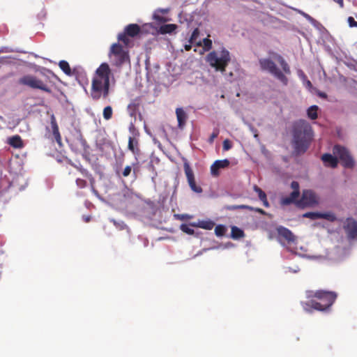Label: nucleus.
Listing matches in <instances>:
<instances>
[{
    "label": "nucleus",
    "instance_id": "obj_9",
    "mask_svg": "<svg viewBox=\"0 0 357 357\" xmlns=\"http://www.w3.org/2000/svg\"><path fill=\"white\" fill-rule=\"evenodd\" d=\"M319 204V196L311 190H304L301 198L298 201L300 207H315Z\"/></svg>",
    "mask_w": 357,
    "mask_h": 357
},
{
    "label": "nucleus",
    "instance_id": "obj_15",
    "mask_svg": "<svg viewBox=\"0 0 357 357\" xmlns=\"http://www.w3.org/2000/svg\"><path fill=\"white\" fill-rule=\"evenodd\" d=\"M229 161L227 159L218 160L215 161L211 166V173L213 176L219 174V169H224L229 165Z\"/></svg>",
    "mask_w": 357,
    "mask_h": 357
},
{
    "label": "nucleus",
    "instance_id": "obj_30",
    "mask_svg": "<svg viewBox=\"0 0 357 357\" xmlns=\"http://www.w3.org/2000/svg\"><path fill=\"white\" fill-rule=\"evenodd\" d=\"M60 68L66 74L70 75L71 70L68 63L66 61H61L59 63Z\"/></svg>",
    "mask_w": 357,
    "mask_h": 357
},
{
    "label": "nucleus",
    "instance_id": "obj_17",
    "mask_svg": "<svg viewBox=\"0 0 357 357\" xmlns=\"http://www.w3.org/2000/svg\"><path fill=\"white\" fill-rule=\"evenodd\" d=\"M299 195L300 192H292L289 196L282 197L280 199V204L283 206H287L295 203L297 205V202L299 200Z\"/></svg>",
    "mask_w": 357,
    "mask_h": 357
},
{
    "label": "nucleus",
    "instance_id": "obj_12",
    "mask_svg": "<svg viewBox=\"0 0 357 357\" xmlns=\"http://www.w3.org/2000/svg\"><path fill=\"white\" fill-rule=\"evenodd\" d=\"M303 217L311 220L324 219L331 222L336 220L335 215L332 212H307L303 215Z\"/></svg>",
    "mask_w": 357,
    "mask_h": 357
},
{
    "label": "nucleus",
    "instance_id": "obj_45",
    "mask_svg": "<svg viewBox=\"0 0 357 357\" xmlns=\"http://www.w3.org/2000/svg\"><path fill=\"white\" fill-rule=\"evenodd\" d=\"M232 208H247L252 211V209H254V207L248 205H238L233 206Z\"/></svg>",
    "mask_w": 357,
    "mask_h": 357
},
{
    "label": "nucleus",
    "instance_id": "obj_7",
    "mask_svg": "<svg viewBox=\"0 0 357 357\" xmlns=\"http://www.w3.org/2000/svg\"><path fill=\"white\" fill-rule=\"evenodd\" d=\"M109 58L112 64L119 66L128 60V55L121 45L114 43L110 48Z\"/></svg>",
    "mask_w": 357,
    "mask_h": 357
},
{
    "label": "nucleus",
    "instance_id": "obj_3",
    "mask_svg": "<svg viewBox=\"0 0 357 357\" xmlns=\"http://www.w3.org/2000/svg\"><path fill=\"white\" fill-rule=\"evenodd\" d=\"M306 296L308 298L315 297L320 301L317 302L314 300H310L308 302L302 303L304 310L308 312H311L312 310H317L319 311L326 310L328 307L333 305L337 297V295L333 291L318 290L317 291H307Z\"/></svg>",
    "mask_w": 357,
    "mask_h": 357
},
{
    "label": "nucleus",
    "instance_id": "obj_8",
    "mask_svg": "<svg viewBox=\"0 0 357 357\" xmlns=\"http://www.w3.org/2000/svg\"><path fill=\"white\" fill-rule=\"evenodd\" d=\"M333 153L340 160L344 167L351 169L354 167L355 161L347 148L340 145H335L333 147Z\"/></svg>",
    "mask_w": 357,
    "mask_h": 357
},
{
    "label": "nucleus",
    "instance_id": "obj_54",
    "mask_svg": "<svg viewBox=\"0 0 357 357\" xmlns=\"http://www.w3.org/2000/svg\"><path fill=\"white\" fill-rule=\"evenodd\" d=\"M307 257L310 258V259L315 258V257H314V256H307Z\"/></svg>",
    "mask_w": 357,
    "mask_h": 357
},
{
    "label": "nucleus",
    "instance_id": "obj_40",
    "mask_svg": "<svg viewBox=\"0 0 357 357\" xmlns=\"http://www.w3.org/2000/svg\"><path fill=\"white\" fill-rule=\"evenodd\" d=\"M285 273L287 272H292V273H298L300 271V268L298 266H295L294 268H290V267H285Z\"/></svg>",
    "mask_w": 357,
    "mask_h": 357
},
{
    "label": "nucleus",
    "instance_id": "obj_11",
    "mask_svg": "<svg viewBox=\"0 0 357 357\" xmlns=\"http://www.w3.org/2000/svg\"><path fill=\"white\" fill-rule=\"evenodd\" d=\"M139 31V27L138 25L135 24H129L126 27L125 33H121L118 35V39L122 41L126 45H128L130 40L126 35L133 37L136 36Z\"/></svg>",
    "mask_w": 357,
    "mask_h": 357
},
{
    "label": "nucleus",
    "instance_id": "obj_55",
    "mask_svg": "<svg viewBox=\"0 0 357 357\" xmlns=\"http://www.w3.org/2000/svg\"><path fill=\"white\" fill-rule=\"evenodd\" d=\"M299 249H300L301 250H303V247H302V246H301V247H300V248H299Z\"/></svg>",
    "mask_w": 357,
    "mask_h": 357
},
{
    "label": "nucleus",
    "instance_id": "obj_43",
    "mask_svg": "<svg viewBox=\"0 0 357 357\" xmlns=\"http://www.w3.org/2000/svg\"><path fill=\"white\" fill-rule=\"evenodd\" d=\"M303 84L308 90L311 91V89H312V84L309 79H306L304 82H303Z\"/></svg>",
    "mask_w": 357,
    "mask_h": 357
},
{
    "label": "nucleus",
    "instance_id": "obj_4",
    "mask_svg": "<svg viewBox=\"0 0 357 357\" xmlns=\"http://www.w3.org/2000/svg\"><path fill=\"white\" fill-rule=\"evenodd\" d=\"M312 136V127L305 120L296 121L293 126V144L298 153L305 152Z\"/></svg>",
    "mask_w": 357,
    "mask_h": 357
},
{
    "label": "nucleus",
    "instance_id": "obj_44",
    "mask_svg": "<svg viewBox=\"0 0 357 357\" xmlns=\"http://www.w3.org/2000/svg\"><path fill=\"white\" fill-rule=\"evenodd\" d=\"M298 75L299 78L301 79V80L302 81V82H304L306 79H307L306 75L304 74V73L302 70L298 71Z\"/></svg>",
    "mask_w": 357,
    "mask_h": 357
},
{
    "label": "nucleus",
    "instance_id": "obj_26",
    "mask_svg": "<svg viewBox=\"0 0 357 357\" xmlns=\"http://www.w3.org/2000/svg\"><path fill=\"white\" fill-rule=\"evenodd\" d=\"M318 109L319 108L317 105L310 107L307 110V116L312 120L316 119L317 118Z\"/></svg>",
    "mask_w": 357,
    "mask_h": 357
},
{
    "label": "nucleus",
    "instance_id": "obj_18",
    "mask_svg": "<svg viewBox=\"0 0 357 357\" xmlns=\"http://www.w3.org/2000/svg\"><path fill=\"white\" fill-rule=\"evenodd\" d=\"M321 160H323L326 166L331 167L333 168L336 167L338 163L337 157L333 156L330 153L324 154L321 156Z\"/></svg>",
    "mask_w": 357,
    "mask_h": 357
},
{
    "label": "nucleus",
    "instance_id": "obj_20",
    "mask_svg": "<svg viewBox=\"0 0 357 357\" xmlns=\"http://www.w3.org/2000/svg\"><path fill=\"white\" fill-rule=\"evenodd\" d=\"M128 149L135 155V160L137 161V156L139 154V149L138 148V142L137 139L130 137L128 139Z\"/></svg>",
    "mask_w": 357,
    "mask_h": 357
},
{
    "label": "nucleus",
    "instance_id": "obj_10",
    "mask_svg": "<svg viewBox=\"0 0 357 357\" xmlns=\"http://www.w3.org/2000/svg\"><path fill=\"white\" fill-rule=\"evenodd\" d=\"M19 83L32 89H38L47 92L50 91L49 88L43 83V81L31 75H24L21 77L19 79Z\"/></svg>",
    "mask_w": 357,
    "mask_h": 357
},
{
    "label": "nucleus",
    "instance_id": "obj_31",
    "mask_svg": "<svg viewBox=\"0 0 357 357\" xmlns=\"http://www.w3.org/2000/svg\"><path fill=\"white\" fill-rule=\"evenodd\" d=\"M137 165H138V161H137L135 163H133L132 166H130V165L126 166L123 171V173H122L123 176L126 177L128 175H130V174L132 171V167H133V173L135 174V170H136L135 166H137Z\"/></svg>",
    "mask_w": 357,
    "mask_h": 357
},
{
    "label": "nucleus",
    "instance_id": "obj_51",
    "mask_svg": "<svg viewBox=\"0 0 357 357\" xmlns=\"http://www.w3.org/2000/svg\"><path fill=\"white\" fill-rule=\"evenodd\" d=\"M129 130L130 132H132V134L134 135V131H135V126H133L132 123H131V125L130 126V128H129Z\"/></svg>",
    "mask_w": 357,
    "mask_h": 357
},
{
    "label": "nucleus",
    "instance_id": "obj_47",
    "mask_svg": "<svg viewBox=\"0 0 357 357\" xmlns=\"http://www.w3.org/2000/svg\"><path fill=\"white\" fill-rule=\"evenodd\" d=\"M192 45H193L192 43H190L189 42H188V43L185 44V45H184L185 50L186 51L190 50Z\"/></svg>",
    "mask_w": 357,
    "mask_h": 357
},
{
    "label": "nucleus",
    "instance_id": "obj_48",
    "mask_svg": "<svg viewBox=\"0 0 357 357\" xmlns=\"http://www.w3.org/2000/svg\"><path fill=\"white\" fill-rule=\"evenodd\" d=\"M252 211L258 212L261 214H266L265 211L259 208H254V209H252Z\"/></svg>",
    "mask_w": 357,
    "mask_h": 357
},
{
    "label": "nucleus",
    "instance_id": "obj_24",
    "mask_svg": "<svg viewBox=\"0 0 357 357\" xmlns=\"http://www.w3.org/2000/svg\"><path fill=\"white\" fill-rule=\"evenodd\" d=\"M177 26L174 24H168L161 25L160 27V31L161 33H171L175 31Z\"/></svg>",
    "mask_w": 357,
    "mask_h": 357
},
{
    "label": "nucleus",
    "instance_id": "obj_2",
    "mask_svg": "<svg viewBox=\"0 0 357 357\" xmlns=\"http://www.w3.org/2000/svg\"><path fill=\"white\" fill-rule=\"evenodd\" d=\"M273 59L264 58L259 59V65L262 70L266 71L272 75L283 85L287 86L289 79L286 75L291 74L289 64L280 54H274Z\"/></svg>",
    "mask_w": 357,
    "mask_h": 357
},
{
    "label": "nucleus",
    "instance_id": "obj_22",
    "mask_svg": "<svg viewBox=\"0 0 357 357\" xmlns=\"http://www.w3.org/2000/svg\"><path fill=\"white\" fill-rule=\"evenodd\" d=\"M199 36V29H195L193 31V32L189 39V43L196 45L197 46H202V40L198 39Z\"/></svg>",
    "mask_w": 357,
    "mask_h": 357
},
{
    "label": "nucleus",
    "instance_id": "obj_49",
    "mask_svg": "<svg viewBox=\"0 0 357 357\" xmlns=\"http://www.w3.org/2000/svg\"><path fill=\"white\" fill-rule=\"evenodd\" d=\"M317 95H318L320 98H327V95H326L324 92L319 91V92L317 93Z\"/></svg>",
    "mask_w": 357,
    "mask_h": 357
},
{
    "label": "nucleus",
    "instance_id": "obj_6",
    "mask_svg": "<svg viewBox=\"0 0 357 357\" xmlns=\"http://www.w3.org/2000/svg\"><path fill=\"white\" fill-rule=\"evenodd\" d=\"M277 231L279 235V241L282 246L285 247L289 251L295 253L296 255L303 256V255L298 251V248L297 247H294L296 236L289 229L280 226L277 228Z\"/></svg>",
    "mask_w": 357,
    "mask_h": 357
},
{
    "label": "nucleus",
    "instance_id": "obj_14",
    "mask_svg": "<svg viewBox=\"0 0 357 357\" xmlns=\"http://www.w3.org/2000/svg\"><path fill=\"white\" fill-rule=\"evenodd\" d=\"M184 171L191 190L197 193L202 192V189L196 185L193 172L188 163L184 164Z\"/></svg>",
    "mask_w": 357,
    "mask_h": 357
},
{
    "label": "nucleus",
    "instance_id": "obj_32",
    "mask_svg": "<svg viewBox=\"0 0 357 357\" xmlns=\"http://www.w3.org/2000/svg\"><path fill=\"white\" fill-rule=\"evenodd\" d=\"M226 231H227L226 227L222 225H217L215 228V234L218 237H221V236H224Z\"/></svg>",
    "mask_w": 357,
    "mask_h": 357
},
{
    "label": "nucleus",
    "instance_id": "obj_33",
    "mask_svg": "<svg viewBox=\"0 0 357 357\" xmlns=\"http://www.w3.org/2000/svg\"><path fill=\"white\" fill-rule=\"evenodd\" d=\"M112 114H113V110H112V107L107 106L104 108L102 115H103V118L105 120H107V121L109 120L112 116Z\"/></svg>",
    "mask_w": 357,
    "mask_h": 357
},
{
    "label": "nucleus",
    "instance_id": "obj_1",
    "mask_svg": "<svg viewBox=\"0 0 357 357\" xmlns=\"http://www.w3.org/2000/svg\"><path fill=\"white\" fill-rule=\"evenodd\" d=\"M111 70L106 63H102L96 70L91 81L90 91L93 100L107 98L109 93V76Z\"/></svg>",
    "mask_w": 357,
    "mask_h": 357
},
{
    "label": "nucleus",
    "instance_id": "obj_5",
    "mask_svg": "<svg viewBox=\"0 0 357 357\" xmlns=\"http://www.w3.org/2000/svg\"><path fill=\"white\" fill-rule=\"evenodd\" d=\"M230 61V55L228 50L222 48L210 52L206 56V61L216 71L225 72L226 66Z\"/></svg>",
    "mask_w": 357,
    "mask_h": 357
},
{
    "label": "nucleus",
    "instance_id": "obj_21",
    "mask_svg": "<svg viewBox=\"0 0 357 357\" xmlns=\"http://www.w3.org/2000/svg\"><path fill=\"white\" fill-rule=\"evenodd\" d=\"M214 225V222L211 220H199L198 222L193 223L192 225L210 230L213 229Z\"/></svg>",
    "mask_w": 357,
    "mask_h": 357
},
{
    "label": "nucleus",
    "instance_id": "obj_36",
    "mask_svg": "<svg viewBox=\"0 0 357 357\" xmlns=\"http://www.w3.org/2000/svg\"><path fill=\"white\" fill-rule=\"evenodd\" d=\"M112 222H114V225L119 229H123L126 227L124 222L123 221H116L114 220H111Z\"/></svg>",
    "mask_w": 357,
    "mask_h": 357
},
{
    "label": "nucleus",
    "instance_id": "obj_38",
    "mask_svg": "<svg viewBox=\"0 0 357 357\" xmlns=\"http://www.w3.org/2000/svg\"><path fill=\"white\" fill-rule=\"evenodd\" d=\"M231 148V142L229 139H225L223 142V149L225 151H228Z\"/></svg>",
    "mask_w": 357,
    "mask_h": 357
},
{
    "label": "nucleus",
    "instance_id": "obj_13",
    "mask_svg": "<svg viewBox=\"0 0 357 357\" xmlns=\"http://www.w3.org/2000/svg\"><path fill=\"white\" fill-rule=\"evenodd\" d=\"M343 227L349 238L357 236V222L354 219L347 218L344 222Z\"/></svg>",
    "mask_w": 357,
    "mask_h": 357
},
{
    "label": "nucleus",
    "instance_id": "obj_29",
    "mask_svg": "<svg viewBox=\"0 0 357 357\" xmlns=\"http://www.w3.org/2000/svg\"><path fill=\"white\" fill-rule=\"evenodd\" d=\"M192 225H193V223L190 224V225L182 224L181 225V229L184 233H186V234H188L189 235H192L195 233V231L192 229V227H195V226Z\"/></svg>",
    "mask_w": 357,
    "mask_h": 357
},
{
    "label": "nucleus",
    "instance_id": "obj_34",
    "mask_svg": "<svg viewBox=\"0 0 357 357\" xmlns=\"http://www.w3.org/2000/svg\"><path fill=\"white\" fill-rule=\"evenodd\" d=\"M204 47V51H208L212 47V41L208 38H204L202 40V46Z\"/></svg>",
    "mask_w": 357,
    "mask_h": 357
},
{
    "label": "nucleus",
    "instance_id": "obj_46",
    "mask_svg": "<svg viewBox=\"0 0 357 357\" xmlns=\"http://www.w3.org/2000/svg\"><path fill=\"white\" fill-rule=\"evenodd\" d=\"M260 200L263 202V204L265 207L269 206V204H268V202L267 201L266 196H265L264 199L261 198Z\"/></svg>",
    "mask_w": 357,
    "mask_h": 357
},
{
    "label": "nucleus",
    "instance_id": "obj_42",
    "mask_svg": "<svg viewBox=\"0 0 357 357\" xmlns=\"http://www.w3.org/2000/svg\"><path fill=\"white\" fill-rule=\"evenodd\" d=\"M76 183H77V185L80 188H82L85 187V185H86V181L84 180H82L80 178H77L76 180Z\"/></svg>",
    "mask_w": 357,
    "mask_h": 357
},
{
    "label": "nucleus",
    "instance_id": "obj_35",
    "mask_svg": "<svg viewBox=\"0 0 357 357\" xmlns=\"http://www.w3.org/2000/svg\"><path fill=\"white\" fill-rule=\"evenodd\" d=\"M253 189L258 194L259 199L261 198L264 199L265 196H266V193L264 191H262L261 189H260L257 185H254Z\"/></svg>",
    "mask_w": 357,
    "mask_h": 357
},
{
    "label": "nucleus",
    "instance_id": "obj_16",
    "mask_svg": "<svg viewBox=\"0 0 357 357\" xmlns=\"http://www.w3.org/2000/svg\"><path fill=\"white\" fill-rule=\"evenodd\" d=\"M176 115L178 121V127L179 129L183 130L188 120V114L183 108L178 107L176 109Z\"/></svg>",
    "mask_w": 357,
    "mask_h": 357
},
{
    "label": "nucleus",
    "instance_id": "obj_52",
    "mask_svg": "<svg viewBox=\"0 0 357 357\" xmlns=\"http://www.w3.org/2000/svg\"><path fill=\"white\" fill-rule=\"evenodd\" d=\"M84 219L86 222H89L90 220V217L89 216H87V217H84Z\"/></svg>",
    "mask_w": 357,
    "mask_h": 357
},
{
    "label": "nucleus",
    "instance_id": "obj_25",
    "mask_svg": "<svg viewBox=\"0 0 357 357\" xmlns=\"http://www.w3.org/2000/svg\"><path fill=\"white\" fill-rule=\"evenodd\" d=\"M243 236H244V233H243V230H241V229H239L235 226L231 227V236L232 238L239 239V238L243 237Z\"/></svg>",
    "mask_w": 357,
    "mask_h": 357
},
{
    "label": "nucleus",
    "instance_id": "obj_53",
    "mask_svg": "<svg viewBox=\"0 0 357 357\" xmlns=\"http://www.w3.org/2000/svg\"><path fill=\"white\" fill-rule=\"evenodd\" d=\"M93 193H94L96 195H98V192H97V191H96V190H94L93 188Z\"/></svg>",
    "mask_w": 357,
    "mask_h": 357
},
{
    "label": "nucleus",
    "instance_id": "obj_41",
    "mask_svg": "<svg viewBox=\"0 0 357 357\" xmlns=\"http://www.w3.org/2000/svg\"><path fill=\"white\" fill-rule=\"evenodd\" d=\"M348 23L351 27H357V22L352 17L348 18Z\"/></svg>",
    "mask_w": 357,
    "mask_h": 357
},
{
    "label": "nucleus",
    "instance_id": "obj_28",
    "mask_svg": "<svg viewBox=\"0 0 357 357\" xmlns=\"http://www.w3.org/2000/svg\"><path fill=\"white\" fill-rule=\"evenodd\" d=\"M168 10V9H161L155 11L153 15L154 19L161 22H167L168 20L166 17L160 16V13H166Z\"/></svg>",
    "mask_w": 357,
    "mask_h": 357
},
{
    "label": "nucleus",
    "instance_id": "obj_39",
    "mask_svg": "<svg viewBox=\"0 0 357 357\" xmlns=\"http://www.w3.org/2000/svg\"><path fill=\"white\" fill-rule=\"evenodd\" d=\"M291 187L293 189V192H300L299 191V183L297 181H292L291 183Z\"/></svg>",
    "mask_w": 357,
    "mask_h": 357
},
{
    "label": "nucleus",
    "instance_id": "obj_50",
    "mask_svg": "<svg viewBox=\"0 0 357 357\" xmlns=\"http://www.w3.org/2000/svg\"><path fill=\"white\" fill-rule=\"evenodd\" d=\"M335 2L338 3L341 8H343L344 6V1L343 0H333Z\"/></svg>",
    "mask_w": 357,
    "mask_h": 357
},
{
    "label": "nucleus",
    "instance_id": "obj_27",
    "mask_svg": "<svg viewBox=\"0 0 357 357\" xmlns=\"http://www.w3.org/2000/svg\"><path fill=\"white\" fill-rule=\"evenodd\" d=\"M299 13L302 15L310 23L312 24V26H314L315 28H319V26L321 25L319 22H317L316 20L312 18L310 15L308 14L304 13L303 11L299 10Z\"/></svg>",
    "mask_w": 357,
    "mask_h": 357
},
{
    "label": "nucleus",
    "instance_id": "obj_23",
    "mask_svg": "<svg viewBox=\"0 0 357 357\" xmlns=\"http://www.w3.org/2000/svg\"><path fill=\"white\" fill-rule=\"evenodd\" d=\"M9 144L14 148H22L23 142L21 137L18 135L13 136L9 139Z\"/></svg>",
    "mask_w": 357,
    "mask_h": 357
},
{
    "label": "nucleus",
    "instance_id": "obj_19",
    "mask_svg": "<svg viewBox=\"0 0 357 357\" xmlns=\"http://www.w3.org/2000/svg\"><path fill=\"white\" fill-rule=\"evenodd\" d=\"M51 127L52 129V133L55 138V140L59 145H61V137L59 131V127L56 121V119L54 115L51 116Z\"/></svg>",
    "mask_w": 357,
    "mask_h": 357
},
{
    "label": "nucleus",
    "instance_id": "obj_37",
    "mask_svg": "<svg viewBox=\"0 0 357 357\" xmlns=\"http://www.w3.org/2000/svg\"><path fill=\"white\" fill-rule=\"evenodd\" d=\"M219 134L218 130H214L213 133L211 135L208 142L213 143V140L218 137Z\"/></svg>",
    "mask_w": 357,
    "mask_h": 357
}]
</instances>
